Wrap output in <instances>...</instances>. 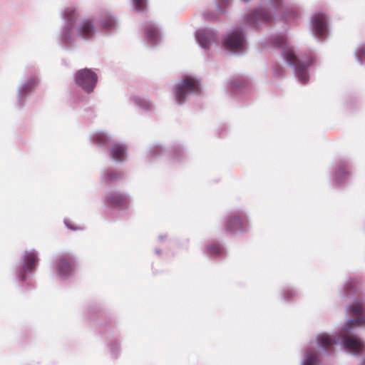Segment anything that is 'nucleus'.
I'll return each mask as SVG.
<instances>
[{
  "label": "nucleus",
  "mask_w": 365,
  "mask_h": 365,
  "mask_svg": "<svg viewBox=\"0 0 365 365\" xmlns=\"http://www.w3.org/2000/svg\"><path fill=\"white\" fill-rule=\"evenodd\" d=\"M321 355L317 348L309 343L307 346L304 348L301 365H319L320 364Z\"/></svg>",
  "instance_id": "6ab92c4d"
},
{
  "label": "nucleus",
  "mask_w": 365,
  "mask_h": 365,
  "mask_svg": "<svg viewBox=\"0 0 365 365\" xmlns=\"http://www.w3.org/2000/svg\"><path fill=\"white\" fill-rule=\"evenodd\" d=\"M217 8H218V10H219L220 12H222V9L220 7V6H217Z\"/></svg>",
  "instance_id": "4c0bfd02"
},
{
  "label": "nucleus",
  "mask_w": 365,
  "mask_h": 365,
  "mask_svg": "<svg viewBox=\"0 0 365 365\" xmlns=\"http://www.w3.org/2000/svg\"><path fill=\"white\" fill-rule=\"evenodd\" d=\"M355 57L359 63H365V43L360 44L355 50Z\"/></svg>",
  "instance_id": "a878e982"
},
{
  "label": "nucleus",
  "mask_w": 365,
  "mask_h": 365,
  "mask_svg": "<svg viewBox=\"0 0 365 365\" xmlns=\"http://www.w3.org/2000/svg\"><path fill=\"white\" fill-rule=\"evenodd\" d=\"M311 30L312 34L318 39H324L328 36V18L322 12L314 13L311 18Z\"/></svg>",
  "instance_id": "f8f14e48"
},
{
  "label": "nucleus",
  "mask_w": 365,
  "mask_h": 365,
  "mask_svg": "<svg viewBox=\"0 0 365 365\" xmlns=\"http://www.w3.org/2000/svg\"><path fill=\"white\" fill-rule=\"evenodd\" d=\"M98 24L101 29L108 34L113 33L118 28V19L109 12H104L101 14Z\"/></svg>",
  "instance_id": "f3484780"
},
{
  "label": "nucleus",
  "mask_w": 365,
  "mask_h": 365,
  "mask_svg": "<svg viewBox=\"0 0 365 365\" xmlns=\"http://www.w3.org/2000/svg\"><path fill=\"white\" fill-rule=\"evenodd\" d=\"M89 139L93 144L102 146L109 142L110 137L103 131H95L91 133Z\"/></svg>",
  "instance_id": "412c9836"
},
{
  "label": "nucleus",
  "mask_w": 365,
  "mask_h": 365,
  "mask_svg": "<svg viewBox=\"0 0 365 365\" xmlns=\"http://www.w3.org/2000/svg\"><path fill=\"white\" fill-rule=\"evenodd\" d=\"M133 8L135 11L143 12L146 8V0H132Z\"/></svg>",
  "instance_id": "bb28decb"
},
{
  "label": "nucleus",
  "mask_w": 365,
  "mask_h": 365,
  "mask_svg": "<svg viewBox=\"0 0 365 365\" xmlns=\"http://www.w3.org/2000/svg\"><path fill=\"white\" fill-rule=\"evenodd\" d=\"M359 365H365V356L361 359V361Z\"/></svg>",
  "instance_id": "72a5a7b5"
},
{
  "label": "nucleus",
  "mask_w": 365,
  "mask_h": 365,
  "mask_svg": "<svg viewBox=\"0 0 365 365\" xmlns=\"http://www.w3.org/2000/svg\"><path fill=\"white\" fill-rule=\"evenodd\" d=\"M106 202L110 207H126L130 203V197L125 193L111 191L106 194Z\"/></svg>",
  "instance_id": "dca6fc26"
},
{
  "label": "nucleus",
  "mask_w": 365,
  "mask_h": 365,
  "mask_svg": "<svg viewBox=\"0 0 365 365\" xmlns=\"http://www.w3.org/2000/svg\"><path fill=\"white\" fill-rule=\"evenodd\" d=\"M75 33L77 37V41L79 38L83 41L93 39L97 33L95 21L88 17L81 19L76 24Z\"/></svg>",
  "instance_id": "ddd939ff"
},
{
  "label": "nucleus",
  "mask_w": 365,
  "mask_h": 365,
  "mask_svg": "<svg viewBox=\"0 0 365 365\" xmlns=\"http://www.w3.org/2000/svg\"><path fill=\"white\" fill-rule=\"evenodd\" d=\"M206 251L210 256L217 257L223 254L224 248L220 244L212 243L207 245Z\"/></svg>",
  "instance_id": "b1692460"
},
{
  "label": "nucleus",
  "mask_w": 365,
  "mask_h": 365,
  "mask_svg": "<svg viewBox=\"0 0 365 365\" xmlns=\"http://www.w3.org/2000/svg\"><path fill=\"white\" fill-rule=\"evenodd\" d=\"M127 148L123 144L115 143L110 149L112 159L116 162H123L126 159Z\"/></svg>",
  "instance_id": "aec40b11"
},
{
  "label": "nucleus",
  "mask_w": 365,
  "mask_h": 365,
  "mask_svg": "<svg viewBox=\"0 0 365 365\" xmlns=\"http://www.w3.org/2000/svg\"><path fill=\"white\" fill-rule=\"evenodd\" d=\"M155 253H156L158 255H160V250L156 249V250H155Z\"/></svg>",
  "instance_id": "c9c22d12"
},
{
  "label": "nucleus",
  "mask_w": 365,
  "mask_h": 365,
  "mask_svg": "<svg viewBox=\"0 0 365 365\" xmlns=\"http://www.w3.org/2000/svg\"><path fill=\"white\" fill-rule=\"evenodd\" d=\"M354 285L355 281H354L353 279H349L347 282H346L344 286V294L346 297H348L349 295V290H351Z\"/></svg>",
  "instance_id": "c85d7f7f"
},
{
  "label": "nucleus",
  "mask_w": 365,
  "mask_h": 365,
  "mask_svg": "<svg viewBox=\"0 0 365 365\" xmlns=\"http://www.w3.org/2000/svg\"><path fill=\"white\" fill-rule=\"evenodd\" d=\"M346 312L352 314L355 318L348 319L339 334L321 332L309 342L322 355L331 354L334 346L339 343L350 354H365V343L354 331L356 327L365 322V304L361 301L355 300L347 307Z\"/></svg>",
  "instance_id": "f257e3e1"
},
{
  "label": "nucleus",
  "mask_w": 365,
  "mask_h": 365,
  "mask_svg": "<svg viewBox=\"0 0 365 365\" xmlns=\"http://www.w3.org/2000/svg\"><path fill=\"white\" fill-rule=\"evenodd\" d=\"M145 36L147 43L150 46L158 45L161 41L160 28L152 22H148L145 25Z\"/></svg>",
  "instance_id": "a211bd4d"
},
{
  "label": "nucleus",
  "mask_w": 365,
  "mask_h": 365,
  "mask_svg": "<svg viewBox=\"0 0 365 365\" xmlns=\"http://www.w3.org/2000/svg\"><path fill=\"white\" fill-rule=\"evenodd\" d=\"M225 48L233 53H242L247 48V39L244 30L236 28L231 31L224 38Z\"/></svg>",
  "instance_id": "6e6552de"
},
{
  "label": "nucleus",
  "mask_w": 365,
  "mask_h": 365,
  "mask_svg": "<svg viewBox=\"0 0 365 365\" xmlns=\"http://www.w3.org/2000/svg\"><path fill=\"white\" fill-rule=\"evenodd\" d=\"M37 261L38 254L34 250L24 252L16 270V278L21 282L26 281L36 269Z\"/></svg>",
  "instance_id": "1a4fd4ad"
},
{
  "label": "nucleus",
  "mask_w": 365,
  "mask_h": 365,
  "mask_svg": "<svg viewBox=\"0 0 365 365\" xmlns=\"http://www.w3.org/2000/svg\"><path fill=\"white\" fill-rule=\"evenodd\" d=\"M274 72L275 74L277 73L278 75H280L279 71H278V69H275Z\"/></svg>",
  "instance_id": "e433bc0d"
},
{
  "label": "nucleus",
  "mask_w": 365,
  "mask_h": 365,
  "mask_svg": "<svg viewBox=\"0 0 365 365\" xmlns=\"http://www.w3.org/2000/svg\"><path fill=\"white\" fill-rule=\"evenodd\" d=\"M195 38L200 46L206 51L217 46V35L215 31L212 29H198L195 33Z\"/></svg>",
  "instance_id": "4468645a"
},
{
  "label": "nucleus",
  "mask_w": 365,
  "mask_h": 365,
  "mask_svg": "<svg viewBox=\"0 0 365 365\" xmlns=\"http://www.w3.org/2000/svg\"><path fill=\"white\" fill-rule=\"evenodd\" d=\"M163 151V148L160 145L155 144L153 145L148 150V155L151 156H156L160 154Z\"/></svg>",
  "instance_id": "cd10ccee"
},
{
  "label": "nucleus",
  "mask_w": 365,
  "mask_h": 365,
  "mask_svg": "<svg viewBox=\"0 0 365 365\" xmlns=\"http://www.w3.org/2000/svg\"><path fill=\"white\" fill-rule=\"evenodd\" d=\"M122 177L123 173L121 172L113 169H108L102 173L101 181L103 183L109 184L120 179Z\"/></svg>",
  "instance_id": "4be33fe9"
},
{
  "label": "nucleus",
  "mask_w": 365,
  "mask_h": 365,
  "mask_svg": "<svg viewBox=\"0 0 365 365\" xmlns=\"http://www.w3.org/2000/svg\"><path fill=\"white\" fill-rule=\"evenodd\" d=\"M64 223H65V225H66L68 229H71V230H77V228H76V227H73V226H72V225H71V223H70V222H69L68 220H66L64 221Z\"/></svg>",
  "instance_id": "2f4dec72"
},
{
  "label": "nucleus",
  "mask_w": 365,
  "mask_h": 365,
  "mask_svg": "<svg viewBox=\"0 0 365 365\" xmlns=\"http://www.w3.org/2000/svg\"><path fill=\"white\" fill-rule=\"evenodd\" d=\"M61 17L64 22L58 36L61 46L64 48H71L77 45L74 24L78 17V8L75 4L66 6L61 11Z\"/></svg>",
  "instance_id": "20e7f679"
},
{
  "label": "nucleus",
  "mask_w": 365,
  "mask_h": 365,
  "mask_svg": "<svg viewBox=\"0 0 365 365\" xmlns=\"http://www.w3.org/2000/svg\"><path fill=\"white\" fill-rule=\"evenodd\" d=\"M274 14L285 20H291L299 16L300 9L297 5L286 4L282 0H268L247 16L245 24L257 27L271 22Z\"/></svg>",
  "instance_id": "7ed1b4c3"
},
{
  "label": "nucleus",
  "mask_w": 365,
  "mask_h": 365,
  "mask_svg": "<svg viewBox=\"0 0 365 365\" xmlns=\"http://www.w3.org/2000/svg\"><path fill=\"white\" fill-rule=\"evenodd\" d=\"M53 268L56 275L63 279L73 275L75 271V257L71 254L61 255L56 257Z\"/></svg>",
  "instance_id": "9d476101"
},
{
  "label": "nucleus",
  "mask_w": 365,
  "mask_h": 365,
  "mask_svg": "<svg viewBox=\"0 0 365 365\" xmlns=\"http://www.w3.org/2000/svg\"><path fill=\"white\" fill-rule=\"evenodd\" d=\"M298 292L292 288H286L282 291L281 297L282 299L286 302H290L296 296H297Z\"/></svg>",
  "instance_id": "393cba45"
},
{
  "label": "nucleus",
  "mask_w": 365,
  "mask_h": 365,
  "mask_svg": "<svg viewBox=\"0 0 365 365\" xmlns=\"http://www.w3.org/2000/svg\"><path fill=\"white\" fill-rule=\"evenodd\" d=\"M164 237H165V236H163V235H160V236L158 237V240H159L160 241H162V240H163V238H164Z\"/></svg>",
  "instance_id": "f704fd0d"
},
{
  "label": "nucleus",
  "mask_w": 365,
  "mask_h": 365,
  "mask_svg": "<svg viewBox=\"0 0 365 365\" xmlns=\"http://www.w3.org/2000/svg\"><path fill=\"white\" fill-rule=\"evenodd\" d=\"M120 349V344L118 342H114L110 344V352L112 354L115 355L118 353Z\"/></svg>",
  "instance_id": "7c9ffc66"
},
{
  "label": "nucleus",
  "mask_w": 365,
  "mask_h": 365,
  "mask_svg": "<svg viewBox=\"0 0 365 365\" xmlns=\"http://www.w3.org/2000/svg\"><path fill=\"white\" fill-rule=\"evenodd\" d=\"M200 93V81L191 76L182 77L173 88L175 101L178 105L183 104L189 96L198 95Z\"/></svg>",
  "instance_id": "39448f33"
},
{
  "label": "nucleus",
  "mask_w": 365,
  "mask_h": 365,
  "mask_svg": "<svg viewBox=\"0 0 365 365\" xmlns=\"http://www.w3.org/2000/svg\"><path fill=\"white\" fill-rule=\"evenodd\" d=\"M351 171L344 162L336 164L333 167L331 181L336 186H342L349 179Z\"/></svg>",
  "instance_id": "2eb2a0df"
},
{
  "label": "nucleus",
  "mask_w": 365,
  "mask_h": 365,
  "mask_svg": "<svg viewBox=\"0 0 365 365\" xmlns=\"http://www.w3.org/2000/svg\"><path fill=\"white\" fill-rule=\"evenodd\" d=\"M225 230L232 234L244 233L251 228L249 215L245 210L234 211L224 219Z\"/></svg>",
  "instance_id": "423d86ee"
},
{
  "label": "nucleus",
  "mask_w": 365,
  "mask_h": 365,
  "mask_svg": "<svg viewBox=\"0 0 365 365\" xmlns=\"http://www.w3.org/2000/svg\"><path fill=\"white\" fill-rule=\"evenodd\" d=\"M38 83V76L35 71L26 70L24 72L17 88V103L20 107L24 105L26 97L34 91Z\"/></svg>",
  "instance_id": "0eeeda50"
},
{
  "label": "nucleus",
  "mask_w": 365,
  "mask_h": 365,
  "mask_svg": "<svg viewBox=\"0 0 365 365\" xmlns=\"http://www.w3.org/2000/svg\"><path fill=\"white\" fill-rule=\"evenodd\" d=\"M231 0H219V4H228Z\"/></svg>",
  "instance_id": "473e14b6"
},
{
  "label": "nucleus",
  "mask_w": 365,
  "mask_h": 365,
  "mask_svg": "<svg viewBox=\"0 0 365 365\" xmlns=\"http://www.w3.org/2000/svg\"><path fill=\"white\" fill-rule=\"evenodd\" d=\"M230 86L232 88H238L242 87L244 85V82L239 79V78H235L231 80L229 82Z\"/></svg>",
  "instance_id": "c756f323"
},
{
  "label": "nucleus",
  "mask_w": 365,
  "mask_h": 365,
  "mask_svg": "<svg viewBox=\"0 0 365 365\" xmlns=\"http://www.w3.org/2000/svg\"><path fill=\"white\" fill-rule=\"evenodd\" d=\"M98 81V76L91 69L83 68L78 71L75 74V83L85 92L93 91Z\"/></svg>",
  "instance_id": "9b49d317"
},
{
  "label": "nucleus",
  "mask_w": 365,
  "mask_h": 365,
  "mask_svg": "<svg viewBox=\"0 0 365 365\" xmlns=\"http://www.w3.org/2000/svg\"><path fill=\"white\" fill-rule=\"evenodd\" d=\"M132 101L135 106L144 110H149L153 107V103L145 97L133 96Z\"/></svg>",
  "instance_id": "5701e85b"
},
{
  "label": "nucleus",
  "mask_w": 365,
  "mask_h": 365,
  "mask_svg": "<svg viewBox=\"0 0 365 365\" xmlns=\"http://www.w3.org/2000/svg\"><path fill=\"white\" fill-rule=\"evenodd\" d=\"M273 46H282V57L287 64L293 68L294 77L300 83H307L310 78L309 68L317 62L312 52L297 53L284 34L275 36L270 43Z\"/></svg>",
  "instance_id": "f03ea898"
}]
</instances>
